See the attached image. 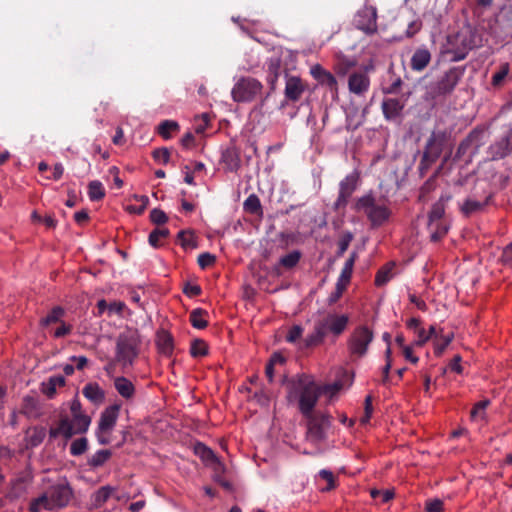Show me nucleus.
<instances>
[{"instance_id": "obj_1", "label": "nucleus", "mask_w": 512, "mask_h": 512, "mask_svg": "<svg viewBox=\"0 0 512 512\" xmlns=\"http://www.w3.org/2000/svg\"><path fill=\"white\" fill-rule=\"evenodd\" d=\"M287 400L296 402L302 415H310L322 394L321 386L312 375L301 373L287 381Z\"/></svg>"}, {"instance_id": "obj_20", "label": "nucleus", "mask_w": 512, "mask_h": 512, "mask_svg": "<svg viewBox=\"0 0 512 512\" xmlns=\"http://www.w3.org/2000/svg\"><path fill=\"white\" fill-rule=\"evenodd\" d=\"M370 87L369 77L362 72H355L349 76V91L356 95H364Z\"/></svg>"}, {"instance_id": "obj_46", "label": "nucleus", "mask_w": 512, "mask_h": 512, "mask_svg": "<svg viewBox=\"0 0 512 512\" xmlns=\"http://www.w3.org/2000/svg\"><path fill=\"white\" fill-rule=\"evenodd\" d=\"M177 239H178L179 244L184 249L197 247V242H196L194 233L190 230L189 231H186V230L179 231V233L177 235Z\"/></svg>"}, {"instance_id": "obj_37", "label": "nucleus", "mask_w": 512, "mask_h": 512, "mask_svg": "<svg viewBox=\"0 0 512 512\" xmlns=\"http://www.w3.org/2000/svg\"><path fill=\"white\" fill-rule=\"evenodd\" d=\"M179 130L180 126L178 122L174 120H164L157 127L158 134L165 140L170 139L172 133H177Z\"/></svg>"}, {"instance_id": "obj_25", "label": "nucleus", "mask_w": 512, "mask_h": 512, "mask_svg": "<svg viewBox=\"0 0 512 512\" xmlns=\"http://www.w3.org/2000/svg\"><path fill=\"white\" fill-rule=\"evenodd\" d=\"M194 453L206 464H215L218 467L216 470H223L224 465L216 456L214 451L205 444L198 442L194 446Z\"/></svg>"}, {"instance_id": "obj_6", "label": "nucleus", "mask_w": 512, "mask_h": 512, "mask_svg": "<svg viewBox=\"0 0 512 512\" xmlns=\"http://www.w3.org/2000/svg\"><path fill=\"white\" fill-rule=\"evenodd\" d=\"M307 419L306 438L313 443L322 442L326 438V431L331 426V416L325 412H312L303 415Z\"/></svg>"}, {"instance_id": "obj_58", "label": "nucleus", "mask_w": 512, "mask_h": 512, "mask_svg": "<svg viewBox=\"0 0 512 512\" xmlns=\"http://www.w3.org/2000/svg\"><path fill=\"white\" fill-rule=\"evenodd\" d=\"M326 324V331H331L335 336L340 335L346 328L347 322H331L328 325V322H323Z\"/></svg>"}, {"instance_id": "obj_60", "label": "nucleus", "mask_w": 512, "mask_h": 512, "mask_svg": "<svg viewBox=\"0 0 512 512\" xmlns=\"http://www.w3.org/2000/svg\"><path fill=\"white\" fill-rule=\"evenodd\" d=\"M183 292L189 297H196V296L200 295L201 288L197 284H191L188 282L185 284V286L183 288Z\"/></svg>"}, {"instance_id": "obj_12", "label": "nucleus", "mask_w": 512, "mask_h": 512, "mask_svg": "<svg viewBox=\"0 0 512 512\" xmlns=\"http://www.w3.org/2000/svg\"><path fill=\"white\" fill-rule=\"evenodd\" d=\"M359 180V173L357 171H353L340 181L338 197L333 205V209L335 211L345 209L351 196L358 187Z\"/></svg>"}, {"instance_id": "obj_31", "label": "nucleus", "mask_w": 512, "mask_h": 512, "mask_svg": "<svg viewBox=\"0 0 512 512\" xmlns=\"http://www.w3.org/2000/svg\"><path fill=\"white\" fill-rule=\"evenodd\" d=\"M355 260L356 253H352L350 257L346 260L341 270L340 276L337 280V282L339 283V290H346L352 276Z\"/></svg>"}, {"instance_id": "obj_21", "label": "nucleus", "mask_w": 512, "mask_h": 512, "mask_svg": "<svg viewBox=\"0 0 512 512\" xmlns=\"http://www.w3.org/2000/svg\"><path fill=\"white\" fill-rule=\"evenodd\" d=\"M221 161L229 172H237L241 167L240 151L234 146H228L223 150Z\"/></svg>"}, {"instance_id": "obj_50", "label": "nucleus", "mask_w": 512, "mask_h": 512, "mask_svg": "<svg viewBox=\"0 0 512 512\" xmlns=\"http://www.w3.org/2000/svg\"><path fill=\"white\" fill-rule=\"evenodd\" d=\"M353 240V235L351 232L347 231L344 232L338 241V250H337V256H342L348 249L351 241Z\"/></svg>"}, {"instance_id": "obj_24", "label": "nucleus", "mask_w": 512, "mask_h": 512, "mask_svg": "<svg viewBox=\"0 0 512 512\" xmlns=\"http://www.w3.org/2000/svg\"><path fill=\"white\" fill-rule=\"evenodd\" d=\"M311 75L320 85L328 87L330 90H337V80L334 75L321 65L316 64L311 67Z\"/></svg>"}, {"instance_id": "obj_17", "label": "nucleus", "mask_w": 512, "mask_h": 512, "mask_svg": "<svg viewBox=\"0 0 512 512\" xmlns=\"http://www.w3.org/2000/svg\"><path fill=\"white\" fill-rule=\"evenodd\" d=\"M404 107L405 101L398 98H385L381 104L383 116L387 121L400 118Z\"/></svg>"}, {"instance_id": "obj_48", "label": "nucleus", "mask_w": 512, "mask_h": 512, "mask_svg": "<svg viewBox=\"0 0 512 512\" xmlns=\"http://www.w3.org/2000/svg\"><path fill=\"white\" fill-rule=\"evenodd\" d=\"M430 230L432 232L431 233V241L438 242L446 235V233L448 232V227L444 222H442L440 220V221H436L434 223L433 229H430Z\"/></svg>"}, {"instance_id": "obj_38", "label": "nucleus", "mask_w": 512, "mask_h": 512, "mask_svg": "<svg viewBox=\"0 0 512 512\" xmlns=\"http://www.w3.org/2000/svg\"><path fill=\"white\" fill-rule=\"evenodd\" d=\"M326 335V324L319 323L312 334L308 335L305 339L306 347H313L319 345Z\"/></svg>"}, {"instance_id": "obj_3", "label": "nucleus", "mask_w": 512, "mask_h": 512, "mask_svg": "<svg viewBox=\"0 0 512 512\" xmlns=\"http://www.w3.org/2000/svg\"><path fill=\"white\" fill-rule=\"evenodd\" d=\"M353 208L356 212L365 214L372 227L382 226L391 215L390 209L384 203L377 201L371 191L357 198Z\"/></svg>"}, {"instance_id": "obj_33", "label": "nucleus", "mask_w": 512, "mask_h": 512, "mask_svg": "<svg viewBox=\"0 0 512 512\" xmlns=\"http://www.w3.org/2000/svg\"><path fill=\"white\" fill-rule=\"evenodd\" d=\"M114 387L116 391L125 399H132L135 395L134 384L124 376L115 378Z\"/></svg>"}, {"instance_id": "obj_5", "label": "nucleus", "mask_w": 512, "mask_h": 512, "mask_svg": "<svg viewBox=\"0 0 512 512\" xmlns=\"http://www.w3.org/2000/svg\"><path fill=\"white\" fill-rule=\"evenodd\" d=\"M91 423V418L86 414H79L72 416V420L62 418L57 427L49 430V436L52 439L57 438L59 435L65 438H71L74 434L85 433Z\"/></svg>"}, {"instance_id": "obj_35", "label": "nucleus", "mask_w": 512, "mask_h": 512, "mask_svg": "<svg viewBox=\"0 0 512 512\" xmlns=\"http://www.w3.org/2000/svg\"><path fill=\"white\" fill-rule=\"evenodd\" d=\"M66 383V380L63 376H52L48 379L47 382L42 383V392L48 397L53 398L56 394L57 387H63Z\"/></svg>"}, {"instance_id": "obj_16", "label": "nucleus", "mask_w": 512, "mask_h": 512, "mask_svg": "<svg viewBox=\"0 0 512 512\" xmlns=\"http://www.w3.org/2000/svg\"><path fill=\"white\" fill-rule=\"evenodd\" d=\"M282 57L283 51H273L266 61L267 82L271 91L276 89L277 80L282 73L287 74L286 68L283 66Z\"/></svg>"}, {"instance_id": "obj_52", "label": "nucleus", "mask_w": 512, "mask_h": 512, "mask_svg": "<svg viewBox=\"0 0 512 512\" xmlns=\"http://www.w3.org/2000/svg\"><path fill=\"white\" fill-rule=\"evenodd\" d=\"M372 413H373L372 396L367 395L365 397V401H364V415L360 419L361 424H367L372 417Z\"/></svg>"}, {"instance_id": "obj_14", "label": "nucleus", "mask_w": 512, "mask_h": 512, "mask_svg": "<svg viewBox=\"0 0 512 512\" xmlns=\"http://www.w3.org/2000/svg\"><path fill=\"white\" fill-rule=\"evenodd\" d=\"M355 27L367 35L377 31V9L373 6H365L360 9L354 18Z\"/></svg>"}, {"instance_id": "obj_53", "label": "nucleus", "mask_w": 512, "mask_h": 512, "mask_svg": "<svg viewBox=\"0 0 512 512\" xmlns=\"http://www.w3.org/2000/svg\"><path fill=\"white\" fill-rule=\"evenodd\" d=\"M150 220L156 225H162L168 221V217L163 210L154 208L150 212Z\"/></svg>"}, {"instance_id": "obj_23", "label": "nucleus", "mask_w": 512, "mask_h": 512, "mask_svg": "<svg viewBox=\"0 0 512 512\" xmlns=\"http://www.w3.org/2000/svg\"><path fill=\"white\" fill-rule=\"evenodd\" d=\"M20 413L28 419H38L42 416V408L37 398L26 395L21 404Z\"/></svg>"}, {"instance_id": "obj_29", "label": "nucleus", "mask_w": 512, "mask_h": 512, "mask_svg": "<svg viewBox=\"0 0 512 512\" xmlns=\"http://www.w3.org/2000/svg\"><path fill=\"white\" fill-rule=\"evenodd\" d=\"M46 437V429L42 426H33L29 427L25 431L24 440L26 442L27 447H37L39 446Z\"/></svg>"}, {"instance_id": "obj_18", "label": "nucleus", "mask_w": 512, "mask_h": 512, "mask_svg": "<svg viewBox=\"0 0 512 512\" xmlns=\"http://www.w3.org/2000/svg\"><path fill=\"white\" fill-rule=\"evenodd\" d=\"M285 78V98L292 102L298 101L306 90L305 83L299 77L289 76L288 74H285Z\"/></svg>"}, {"instance_id": "obj_4", "label": "nucleus", "mask_w": 512, "mask_h": 512, "mask_svg": "<svg viewBox=\"0 0 512 512\" xmlns=\"http://www.w3.org/2000/svg\"><path fill=\"white\" fill-rule=\"evenodd\" d=\"M141 338L137 330L128 329L117 338L115 360L122 367L132 366L139 355Z\"/></svg>"}, {"instance_id": "obj_13", "label": "nucleus", "mask_w": 512, "mask_h": 512, "mask_svg": "<svg viewBox=\"0 0 512 512\" xmlns=\"http://www.w3.org/2000/svg\"><path fill=\"white\" fill-rule=\"evenodd\" d=\"M512 153V127L503 133L488 147V158L492 161L501 160Z\"/></svg>"}, {"instance_id": "obj_47", "label": "nucleus", "mask_w": 512, "mask_h": 512, "mask_svg": "<svg viewBox=\"0 0 512 512\" xmlns=\"http://www.w3.org/2000/svg\"><path fill=\"white\" fill-rule=\"evenodd\" d=\"M510 72L509 63H502L499 67V70L495 72L492 76L491 84L493 87H501L504 83L505 78L508 76Z\"/></svg>"}, {"instance_id": "obj_10", "label": "nucleus", "mask_w": 512, "mask_h": 512, "mask_svg": "<svg viewBox=\"0 0 512 512\" xmlns=\"http://www.w3.org/2000/svg\"><path fill=\"white\" fill-rule=\"evenodd\" d=\"M465 68L452 67L432 87L434 97L444 96L452 93L460 79L463 77Z\"/></svg>"}, {"instance_id": "obj_43", "label": "nucleus", "mask_w": 512, "mask_h": 512, "mask_svg": "<svg viewBox=\"0 0 512 512\" xmlns=\"http://www.w3.org/2000/svg\"><path fill=\"white\" fill-rule=\"evenodd\" d=\"M355 65V60L341 56L335 63L334 69L338 75L345 76Z\"/></svg>"}, {"instance_id": "obj_15", "label": "nucleus", "mask_w": 512, "mask_h": 512, "mask_svg": "<svg viewBox=\"0 0 512 512\" xmlns=\"http://www.w3.org/2000/svg\"><path fill=\"white\" fill-rule=\"evenodd\" d=\"M450 134L446 130L433 131L429 136L424 151L425 157H431L436 160L441 156L444 147L448 143Z\"/></svg>"}, {"instance_id": "obj_40", "label": "nucleus", "mask_w": 512, "mask_h": 512, "mask_svg": "<svg viewBox=\"0 0 512 512\" xmlns=\"http://www.w3.org/2000/svg\"><path fill=\"white\" fill-rule=\"evenodd\" d=\"M490 196L486 198L485 201H477L472 199H467L463 205L461 206V212L465 216H470L473 213H476L478 211H481L488 203Z\"/></svg>"}, {"instance_id": "obj_59", "label": "nucleus", "mask_w": 512, "mask_h": 512, "mask_svg": "<svg viewBox=\"0 0 512 512\" xmlns=\"http://www.w3.org/2000/svg\"><path fill=\"white\" fill-rule=\"evenodd\" d=\"M408 299L412 305H414L418 310L425 311L427 306L424 300H422L415 293H408Z\"/></svg>"}, {"instance_id": "obj_55", "label": "nucleus", "mask_w": 512, "mask_h": 512, "mask_svg": "<svg viewBox=\"0 0 512 512\" xmlns=\"http://www.w3.org/2000/svg\"><path fill=\"white\" fill-rule=\"evenodd\" d=\"M152 156L155 161H162L163 164H167L170 160V151L166 147L158 148L152 152Z\"/></svg>"}, {"instance_id": "obj_56", "label": "nucleus", "mask_w": 512, "mask_h": 512, "mask_svg": "<svg viewBox=\"0 0 512 512\" xmlns=\"http://www.w3.org/2000/svg\"><path fill=\"white\" fill-rule=\"evenodd\" d=\"M443 501L440 499L428 500L425 504V512H443Z\"/></svg>"}, {"instance_id": "obj_30", "label": "nucleus", "mask_w": 512, "mask_h": 512, "mask_svg": "<svg viewBox=\"0 0 512 512\" xmlns=\"http://www.w3.org/2000/svg\"><path fill=\"white\" fill-rule=\"evenodd\" d=\"M451 199V195H441L439 200L432 206L429 213V228L433 229L434 223L440 221L445 214V205Z\"/></svg>"}, {"instance_id": "obj_19", "label": "nucleus", "mask_w": 512, "mask_h": 512, "mask_svg": "<svg viewBox=\"0 0 512 512\" xmlns=\"http://www.w3.org/2000/svg\"><path fill=\"white\" fill-rule=\"evenodd\" d=\"M155 344L160 354L171 357L174 352V337L172 334L165 330L160 329L156 333Z\"/></svg>"}, {"instance_id": "obj_42", "label": "nucleus", "mask_w": 512, "mask_h": 512, "mask_svg": "<svg viewBox=\"0 0 512 512\" xmlns=\"http://www.w3.org/2000/svg\"><path fill=\"white\" fill-rule=\"evenodd\" d=\"M88 196L91 201H99L105 196L103 184L98 180H93L88 184Z\"/></svg>"}, {"instance_id": "obj_54", "label": "nucleus", "mask_w": 512, "mask_h": 512, "mask_svg": "<svg viewBox=\"0 0 512 512\" xmlns=\"http://www.w3.org/2000/svg\"><path fill=\"white\" fill-rule=\"evenodd\" d=\"M215 261L216 257L209 252L201 253L197 259V263L202 269H206L207 267L213 265Z\"/></svg>"}, {"instance_id": "obj_49", "label": "nucleus", "mask_w": 512, "mask_h": 512, "mask_svg": "<svg viewBox=\"0 0 512 512\" xmlns=\"http://www.w3.org/2000/svg\"><path fill=\"white\" fill-rule=\"evenodd\" d=\"M88 447L87 439L82 437L74 440L70 445V453L73 456L82 455Z\"/></svg>"}, {"instance_id": "obj_34", "label": "nucleus", "mask_w": 512, "mask_h": 512, "mask_svg": "<svg viewBox=\"0 0 512 512\" xmlns=\"http://www.w3.org/2000/svg\"><path fill=\"white\" fill-rule=\"evenodd\" d=\"M395 262H388L383 265L376 273L375 285L378 287L384 286L395 276Z\"/></svg>"}, {"instance_id": "obj_63", "label": "nucleus", "mask_w": 512, "mask_h": 512, "mask_svg": "<svg viewBox=\"0 0 512 512\" xmlns=\"http://www.w3.org/2000/svg\"><path fill=\"white\" fill-rule=\"evenodd\" d=\"M162 240H163L162 236L157 234V231L155 229L150 232L149 237H148V242L152 247H154V248L161 247L163 245Z\"/></svg>"}, {"instance_id": "obj_61", "label": "nucleus", "mask_w": 512, "mask_h": 512, "mask_svg": "<svg viewBox=\"0 0 512 512\" xmlns=\"http://www.w3.org/2000/svg\"><path fill=\"white\" fill-rule=\"evenodd\" d=\"M301 334H302V328L298 325H295L289 330V332L286 336V340L288 342L294 343L301 337Z\"/></svg>"}, {"instance_id": "obj_7", "label": "nucleus", "mask_w": 512, "mask_h": 512, "mask_svg": "<svg viewBox=\"0 0 512 512\" xmlns=\"http://www.w3.org/2000/svg\"><path fill=\"white\" fill-rule=\"evenodd\" d=\"M121 409V404H112L106 407L100 415L97 428V438L99 443L106 445L110 442L111 433L117 423Z\"/></svg>"}, {"instance_id": "obj_64", "label": "nucleus", "mask_w": 512, "mask_h": 512, "mask_svg": "<svg viewBox=\"0 0 512 512\" xmlns=\"http://www.w3.org/2000/svg\"><path fill=\"white\" fill-rule=\"evenodd\" d=\"M501 259L505 265L512 266V243L503 249Z\"/></svg>"}, {"instance_id": "obj_39", "label": "nucleus", "mask_w": 512, "mask_h": 512, "mask_svg": "<svg viewBox=\"0 0 512 512\" xmlns=\"http://www.w3.org/2000/svg\"><path fill=\"white\" fill-rule=\"evenodd\" d=\"M455 39H456V41H460L462 47L458 48L454 51L452 60L453 61H461V60L465 59L468 51L472 49L471 40L467 39L462 34H457L455 36Z\"/></svg>"}, {"instance_id": "obj_62", "label": "nucleus", "mask_w": 512, "mask_h": 512, "mask_svg": "<svg viewBox=\"0 0 512 512\" xmlns=\"http://www.w3.org/2000/svg\"><path fill=\"white\" fill-rule=\"evenodd\" d=\"M64 316V309L60 306L54 307L51 312L41 320H60Z\"/></svg>"}, {"instance_id": "obj_11", "label": "nucleus", "mask_w": 512, "mask_h": 512, "mask_svg": "<svg viewBox=\"0 0 512 512\" xmlns=\"http://www.w3.org/2000/svg\"><path fill=\"white\" fill-rule=\"evenodd\" d=\"M373 340V331L367 326L357 327L350 336L348 348L352 355L363 357Z\"/></svg>"}, {"instance_id": "obj_22", "label": "nucleus", "mask_w": 512, "mask_h": 512, "mask_svg": "<svg viewBox=\"0 0 512 512\" xmlns=\"http://www.w3.org/2000/svg\"><path fill=\"white\" fill-rule=\"evenodd\" d=\"M125 307L123 302L114 301L112 303H107L105 300H100L97 303L96 310L93 311L95 317L106 316L108 318L114 316H120V312Z\"/></svg>"}, {"instance_id": "obj_36", "label": "nucleus", "mask_w": 512, "mask_h": 512, "mask_svg": "<svg viewBox=\"0 0 512 512\" xmlns=\"http://www.w3.org/2000/svg\"><path fill=\"white\" fill-rule=\"evenodd\" d=\"M115 489L109 485L100 487L94 494L92 495V503L95 508L102 507L108 499L111 497L112 493Z\"/></svg>"}, {"instance_id": "obj_41", "label": "nucleus", "mask_w": 512, "mask_h": 512, "mask_svg": "<svg viewBox=\"0 0 512 512\" xmlns=\"http://www.w3.org/2000/svg\"><path fill=\"white\" fill-rule=\"evenodd\" d=\"M112 453L108 449L98 450L88 460V465L92 468L103 466L111 457Z\"/></svg>"}, {"instance_id": "obj_2", "label": "nucleus", "mask_w": 512, "mask_h": 512, "mask_svg": "<svg viewBox=\"0 0 512 512\" xmlns=\"http://www.w3.org/2000/svg\"><path fill=\"white\" fill-rule=\"evenodd\" d=\"M74 496V492L68 481H62L51 485L39 497L29 503V512H42L60 510L67 507Z\"/></svg>"}, {"instance_id": "obj_8", "label": "nucleus", "mask_w": 512, "mask_h": 512, "mask_svg": "<svg viewBox=\"0 0 512 512\" xmlns=\"http://www.w3.org/2000/svg\"><path fill=\"white\" fill-rule=\"evenodd\" d=\"M263 85L251 77H242L234 85L231 95L235 102H250L261 93Z\"/></svg>"}, {"instance_id": "obj_44", "label": "nucleus", "mask_w": 512, "mask_h": 512, "mask_svg": "<svg viewBox=\"0 0 512 512\" xmlns=\"http://www.w3.org/2000/svg\"><path fill=\"white\" fill-rule=\"evenodd\" d=\"M243 207L246 212L251 214L258 215L262 213L260 199L255 194H251L247 197L244 201Z\"/></svg>"}, {"instance_id": "obj_45", "label": "nucleus", "mask_w": 512, "mask_h": 512, "mask_svg": "<svg viewBox=\"0 0 512 512\" xmlns=\"http://www.w3.org/2000/svg\"><path fill=\"white\" fill-rule=\"evenodd\" d=\"M190 354L192 357H204L208 354L207 343L199 338H195L191 341Z\"/></svg>"}, {"instance_id": "obj_28", "label": "nucleus", "mask_w": 512, "mask_h": 512, "mask_svg": "<svg viewBox=\"0 0 512 512\" xmlns=\"http://www.w3.org/2000/svg\"><path fill=\"white\" fill-rule=\"evenodd\" d=\"M483 132L481 130L474 129L469 133V135L460 142L457 151L454 156V160H459L470 148V146L475 143L476 148H479L481 145L480 137Z\"/></svg>"}, {"instance_id": "obj_27", "label": "nucleus", "mask_w": 512, "mask_h": 512, "mask_svg": "<svg viewBox=\"0 0 512 512\" xmlns=\"http://www.w3.org/2000/svg\"><path fill=\"white\" fill-rule=\"evenodd\" d=\"M301 256L302 254L298 250H294L282 256L274 268L277 275H281L283 271L291 270L296 267L301 259Z\"/></svg>"}, {"instance_id": "obj_9", "label": "nucleus", "mask_w": 512, "mask_h": 512, "mask_svg": "<svg viewBox=\"0 0 512 512\" xmlns=\"http://www.w3.org/2000/svg\"><path fill=\"white\" fill-rule=\"evenodd\" d=\"M431 338L433 339L434 354L435 356L440 357L452 342L454 338V332H445L443 329L437 330L435 326H430L428 333L423 330L420 332L419 340L416 341V344L421 346Z\"/></svg>"}, {"instance_id": "obj_26", "label": "nucleus", "mask_w": 512, "mask_h": 512, "mask_svg": "<svg viewBox=\"0 0 512 512\" xmlns=\"http://www.w3.org/2000/svg\"><path fill=\"white\" fill-rule=\"evenodd\" d=\"M431 61V53L427 48H418L412 55L410 67L413 71L422 72Z\"/></svg>"}, {"instance_id": "obj_57", "label": "nucleus", "mask_w": 512, "mask_h": 512, "mask_svg": "<svg viewBox=\"0 0 512 512\" xmlns=\"http://www.w3.org/2000/svg\"><path fill=\"white\" fill-rule=\"evenodd\" d=\"M437 160L431 157L426 158L425 153H423L422 158L419 163V172L421 175H425L426 172L430 169V167L436 162Z\"/></svg>"}, {"instance_id": "obj_51", "label": "nucleus", "mask_w": 512, "mask_h": 512, "mask_svg": "<svg viewBox=\"0 0 512 512\" xmlns=\"http://www.w3.org/2000/svg\"><path fill=\"white\" fill-rule=\"evenodd\" d=\"M319 477L326 481L327 486L322 491H330L336 487L335 477L332 471L322 469L319 471Z\"/></svg>"}, {"instance_id": "obj_32", "label": "nucleus", "mask_w": 512, "mask_h": 512, "mask_svg": "<svg viewBox=\"0 0 512 512\" xmlns=\"http://www.w3.org/2000/svg\"><path fill=\"white\" fill-rule=\"evenodd\" d=\"M82 393L89 401L94 404H100L105 399L104 390L99 386L98 383L95 382L86 384L82 390Z\"/></svg>"}]
</instances>
